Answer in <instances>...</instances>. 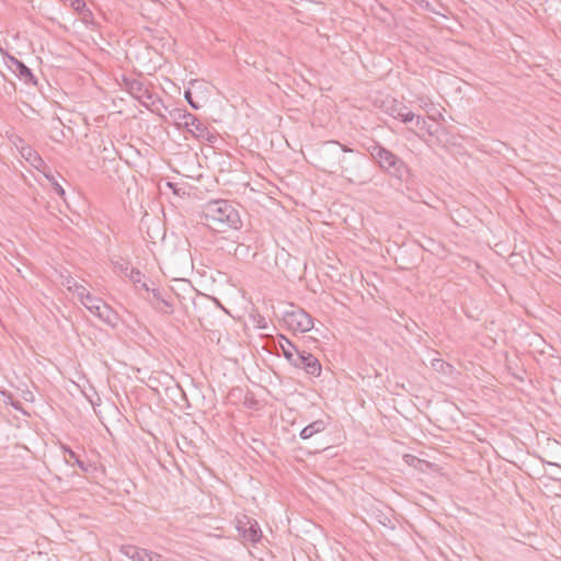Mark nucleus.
I'll list each match as a JSON object with an SVG mask.
<instances>
[{"instance_id":"obj_1","label":"nucleus","mask_w":561,"mask_h":561,"mask_svg":"<svg viewBox=\"0 0 561 561\" xmlns=\"http://www.w3.org/2000/svg\"><path fill=\"white\" fill-rule=\"evenodd\" d=\"M321 161L323 170L330 173H339L351 182H364L363 169L367 164V158L346 145L335 140L327 141L322 150Z\"/></svg>"},{"instance_id":"obj_2","label":"nucleus","mask_w":561,"mask_h":561,"mask_svg":"<svg viewBox=\"0 0 561 561\" xmlns=\"http://www.w3.org/2000/svg\"><path fill=\"white\" fill-rule=\"evenodd\" d=\"M201 218L214 231L240 229L242 221L237 208L226 199L209 201L203 206Z\"/></svg>"},{"instance_id":"obj_3","label":"nucleus","mask_w":561,"mask_h":561,"mask_svg":"<svg viewBox=\"0 0 561 561\" xmlns=\"http://www.w3.org/2000/svg\"><path fill=\"white\" fill-rule=\"evenodd\" d=\"M374 163L386 174L405 181L410 175L408 164L394 152L390 151L378 141H373L366 147Z\"/></svg>"},{"instance_id":"obj_4","label":"nucleus","mask_w":561,"mask_h":561,"mask_svg":"<svg viewBox=\"0 0 561 561\" xmlns=\"http://www.w3.org/2000/svg\"><path fill=\"white\" fill-rule=\"evenodd\" d=\"M282 320L285 327L293 331L308 332L313 327L312 317L294 305H290L289 309L284 312Z\"/></svg>"},{"instance_id":"obj_5","label":"nucleus","mask_w":561,"mask_h":561,"mask_svg":"<svg viewBox=\"0 0 561 561\" xmlns=\"http://www.w3.org/2000/svg\"><path fill=\"white\" fill-rule=\"evenodd\" d=\"M236 528L240 537L248 542L257 543L262 538V530L259 523L247 516L242 515L236 519Z\"/></svg>"},{"instance_id":"obj_6","label":"nucleus","mask_w":561,"mask_h":561,"mask_svg":"<svg viewBox=\"0 0 561 561\" xmlns=\"http://www.w3.org/2000/svg\"><path fill=\"white\" fill-rule=\"evenodd\" d=\"M82 305L105 323L113 324L116 314L102 299L90 295L89 298L82 301Z\"/></svg>"},{"instance_id":"obj_7","label":"nucleus","mask_w":561,"mask_h":561,"mask_svg":"<svg viewBox=\"0 0 561 561\" xmlns=\"http://www.w3.org/2000/svg\"><path fill=\"white\" fill-rule=\"evenodd\" d=\"M291 365L296 368L304 369L308 375L313 377H319L322 371L319 359L311 353L304 350L295 355V359Z\"/></svg>"},{"instance_id":"obj_8","label":"nucleus","mask_w":561,"mask_h":561,"mask_svg":"<svg viewBox=\"0 0 561 561\" xmlns=\"http://www.w3.org/2000/svg\"><path fill=\"white\" fill-rule=\"evenodd\" d=\"M150 293L151 297L148 298V301L156 311L162 314L173 313V301L171 294H163L158 288L151 289Z\"/></svg>"},{"instance_id":"obj_9","label":"nucleus","mask_w":561,"mask_h":561,"mask_svg":"<svg viewBox=\"0 0 561 561\" xmlns=\"http://www.w3.org/2000/svg\"><path fill=\"white\" fill-rule=\"evenodd\" d=\"M9 68L22 80L25 84L37 85V80L32 70L20 59L9 56Z\"/></svg>"},{"instance_id":"obj_10","label":"nucleus","mask_w":561,"mask_h":561,"mask_svg":"<svg viewBox=\"0 0 561 561\" xmlns=\"http://www.w3.org/2000/svg\"><path fill=\"white\" fill-rule=\"evenodd\" d=\"M187 133H190L194 138L213 144L216 140V136L210 133L208 127L203 124L197 116H195V121L193 125H190L188 128H184Z\"/></svg>"},{"instance_id":"obj_11","label":"nucleus","mask_w":561,"mask_h":561,"mask_svg":"<svg viewBox=\"0 0 561 561\" xmlns=\"http://www.w3.org/2000/svg\"><path fill=\"white\" fill-rule=\"evenodd\" d=\"M388 113L403 123L412 122L415 118V114L397 100H392L391 105L388 107Z\"/></svg>"},{"instance_id":"obj_12","label":"nucleus","mask_w":561,"mask_h":561,"mask_svg":"<svg viewBox=\"0 0 561 561\" xmlns=\"http://www.w3.org/2000/svg\"><path fill=\"white\" fill-rule=\"evenodd\" d=\"M170 117L174 125L180 128H188L195 121V115L183 108H175L170 112Z\"/></svg>"},{"instance_id":"obj_13","label":"nucleus","mask_w":561,"mask_h":561,"mask_svg":"<svg viewBox=\"0 0 561 561\" xmlns=\"http://www.w3.org/2000/svg\"><path fill=\"white\" fill-rule=\"evenodd\" d=\"M278 345L283 356L291 365L293 360L295 359V355L300 353L301 350H299L289 339L283 334L278 335Z\"/></svg>"},{"instance_id":"obj_14","label":"nucleus","mask_w":561,"mask_h":561,"mask_svg":"<svg viewBox=\"0 0 561 561\" xmlns=\"http://www.w3.org/2000/svg\"><path fill=\"white\" fill-rule=\"evenodd\" d=\"M123 83L128 93L135 99L141 98L147 93V87L136 78L123 77Z\"/></svg>"},{"instance_id":"obj_15","label":"nucleus","mask_w":561,"mask_h":561,"mask_svg":"<svg viewBox=\"0 0 561 561\" xmlns=\"http://www.w3.org/2000/svg\"><path fill=\"white\" fill-rule=\"evenodd\" d=\"M121 552L133 561H146L149 550L133 545L121 547Z\"/></svg>"},{"instance_id":"obj_16","label":"nucleus","mask_w":561,"mask_h":561,"mask_svg":"<svg viewBox=\"0 0 561 561\" xmlns=\"http://www.w3.org/2000/svg\"><path fill=\"white\" fill-rule=\"evenodd\" d=\"M65 285L67 286V289L78 296L80 301H84V299L90 297L89 290L81 284H79L76 279L72 277H68L65 282Z\"/></svg>"},{"instance_id":"obj_17","label":"nucleus","mask_w":561,"mask_h":561,"mask_svg":"<svg viewBox=\"0 0 561 561\" xmlns=\"http://www.w3.org/2000/svg\"><path fill=\"white\" fill-rule=\"evenodd\" d=\"M325 424L322 420H317L309 425L305 426L300 432V437L302 439H308L312 437L314 434L324 431Z\"/></svg>"},{"instance_id":"obj_18","label":"nucleus","mask_w":561,"mask_h":561,"mask_svg":"<svg viewBox=\"0 0 561 561\" xmlns=\"http://www.w3.org/2000/svg\"><path fill=\"white\" fill-rule=\"evenodd\" d=\"M128 278L129 280L135 285V286H140L141 288H144L147 293L150 291V288L148 287V285L146 284V282H144V278H145V275L137 268H131L129 274H128Z\"/></svg>"},{"instance_id":"obj_19","label":"nucleus","mask_w":561,"mask_h":561,"mask_svg":"<svg viewBox=\"0 0 561 561\" xmlns=\"http://www.w3.org/2000/svg\"><path fill=\"white\" fill-rule=\"evenodd\" d=\"M65 453L68 455L69 460L73 461L82 471H88V466L79 458V456L69 447H65Z\"/></svg>"},{"instance_id":"obj_20","label":"nucleus","mask_w":561,"mask_h":561,"mask_svg":"<svg viewBox=\"0 0 561 561\" xmlns=\"http://www.w3.org/2000/svg\"><path fill=\"white\" fill-rule=\"evenodd\" d=\"M114 268L119 274L128 277V274L133 267H130L129 264L125 261H118V262H115Z\"/></svg>"},{"instance_id":"obj_21","label":"nucleus","mask_w":561,"mask_h":561,"mask_svg":"<svg viewBox=\"0 0 561 561\" xmlns=\"http://www.w3.org/2000/svg\"><path fill=\"white\" fill-rule=\"evenodd\" d=\"M70 7L80 14L87 10V4L83 0H70Z\"/></svg>"},{"instance_id":"obj_22","label":"nucleus","mask_w":561,"mask_h":561,"mask_svg":"<svg viewBox=\"0 0 561 561\" xmlns=\"http://www.w3.org/2000/svg\"><path fill=\"white\" fill-rule=\"evenodd\" d=\"M184 98L187 101V103L191 105V107H193L194 110H199L202 107V105L193 99L192 92L190 90L185 91Z\"/></svg>"},{"instance_id":"obj_23","label":"nucleus","mask_w":561,"mask_h":561,"mask_svg":"<svg viewBox=\"0 0 561 561\" xmlns=\"http://www.w3.org/2000/svg\"><path fill=\"white\" fill-rule=\"evenodd\" d=\"M432 367L437 371H444L445 367H449V365L440 358H435L432 360Z\"/></svg>"},{"instance_id":"obj_24","label":"nucleus","mask_w":561,"mask_h":561,"mask_svg":"<svg viewBox=\"0 0 561 561\" xmlns=\"http://www.w3.org/2000/svg\"><path fill=\"white\" fill-rule=\"evenodd\" d=\"M415 125L419 128L426 130L430 135H433V133L430 129V126L427 125V123L424 118L415 115Z\"/></svg>"},{"instance_id":"obj_25","label":"nucleus","mask_w":561,"mask_h":561,"mask_svg":"<svg viewBox=\"0 0 561 561\" xmlns=\"http://www.w3.org/2000/svg\"><path fill=\"white\" fill-rule=\"evenodd\" d=\"M152 99H153V94L147 88V93L141 98H137L136 100L139 101V103H141L142 105L148 107L149 103L152 102Z\"/></svg>"},{"instance_id":"obj_26","label":"nucleus","mask_w":561,"mask_h":561,"mask_svg":"<svg viewBox=\"0 0 561 561\" xmlns=\"http://www.w3.org/2000/svg\"><path fill=\"white\" fill-rule=\"evenodd\" d=\"M53 186H54V191L60 196V197H64L65 196V190L62 188V186L57 183V182H53Z\"/></svg>"},{"instance_id":"obj_27","label":"nucleus","mask_w":561,"mask_h":561,"mask_svg":"<svg viewBox=\"0 0 561 561\" xmlns=\"http://www.w3.org/2000/svg\"><path fill=\"white\" fill-rule=\"evenodd\" d=\"M263 324V321H260L259 322V328H265V325H262Z\"/></svg>"},{"instance_id":"obj_28","label":"nucleus","mask_w":561,"mask_h":561,"mask_svg":"<svg viewBox=\"0 0 561 561\" xmlns=\"http://www.w3.org/2000/svg\"><path fill=\"white\" fill-rule=\"evenodd\" d=\"M263 324V321H260L259 322V328H265V325H262Z\"/></svg>"},{"instance_id":"obj_29","label":"nucleus","mask_w":561,"mask_h":561,"mask_svg":"<svg viewBox=\"0 0 561 561\" xmlns=\"http://www.w3.org/2000/svg\"><path fill=\"white\" fill-rule=\"evenodd\" d=\"M36 160H38V162H43L42 158L41 157H36Z\"/></svg>"}]
</instances>
